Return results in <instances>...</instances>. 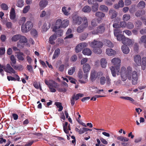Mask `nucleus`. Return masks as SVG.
Listing matches in <instances>:
<instances>
[{
    "instance_id": "1",
    "label": "nucleus",
    "mask_w": 146,
    "mask_h": 146,
    "mask_svg": "<svg viewBox=\"0 0 146 146\" xmlns=\"http://www.w3.org/2000/svg\"><path fill=\"white\" fill-rule=\"evenodd\" d=\"M111 62L114 65L110 67L111 74L113 77L116 76V72L117 74H118L120 72V68L121 65V60L119 58H115L111 60Z\"/></svg>"
},
{
    "instance_id": "2",
    "label": "nucleus",
    "mask_w": 146,
    "mask_h": 146,
    "mask_svg": "<svg viewBox=\"0 0 146 146\" xmlns=\"http://www.w3.org/2000/svg\"><path fill=\"white\" fill-rule=\"evenodd\" d=\"M90 66L88 63H86L83 65L82 68L85 74L83 75V78L84 80H79V82L81 84H85L87 81L88 74L90 69Z\"/></svg>"
},
{
    "instance_id": "3",
    "label": "nucleus",
    "mask_w": 146,
    "mask_h": 146,
    "mask_svg": "<svg viewBox=\"0 0 146 146\" xmlns=\"http://www.w3.org/2000/svg\"><path fill=\"white\" fill-rule=\"evenodd\" d=\"M45 84L47 85L50 90V92H54L56 90L55 88H57L59 87V85L54 81L50 80L48 81L46 80H45Z\"/></svg>"
},
{
    "instance_id": "4",
    "label": "nucleus",
    "mask_w": 146,
    "mask_h": 146,
    "mask_svg": "<svg viewBox=\"0 0 146 146\" xmlns=\"http://www.w3.org/2000/svg\"><path fill=\"white\" fill-rule=\"evenodd\" d=\"M33 27V24L30 21H27L25 25H22L21 30L23 33H26L30 31Z\"/></svg>"
},
{
    "instance_id": "5",
    "label": "nucleus",
    "mask_w": 146,
    "mask_h": 146,
    "mask_svg": "<svg viewBox=\"0 0 146 146\" xmlns=\"http://www.w3.org/2000/svg\"><path fill=\"white\" fill-rule=\"evenodd\" d=\"M126 68L124 67H121V77L122 81H125L127 79V78H128L129 80L131 79V76H128L125 72Z\"/></svg>"
},
{
    "instance_id": "6",
    "label": "nucleus",
    "mask_w": 146,
    "mask_h": 146,
    "mask_svg": "<svg viewBox=\"0 0 146 146\" xmlns=\"http://www.w3.org/2000/svg\"><path fill=\"white\" fill-rule=\"evenodd\" d=\"M88 26V23L87 18L85 17L84 19L82 24L78 27L77 29V31L79 33L83 32L84 30Z\"/></svg>"
},
{
    "instance_id": "7",
    "label": "nucleus",
    "mask_w": 146,
    "mask_h": 146,
    "mask_svg": "<svg viewBox=\"0 0 146 146\" xmlns=\"http://www.w3.org/2000/svg\"><path fill=\"white\" fill-rule=\"evenodd\" d=\"M0 68H3L6 72L10 74L11 73L15 74L16 72L15 70L11 67L9 64H7L6 67L4 66L1 65Z\"/></svg>"
},
{
    "instance_id": "8",
    "label": "nucleus",
    "mask_w": 146,
    "mask_h": 146,
    "mask_svg": "<svg viewBox=\"0 0 146 146\" xmlns=\"http://www.w3.org/2000/svg\"><path fill=\"white\" fill-rule=\"evenodd\" d=\"M105 24L104 23H102L99 25L97 27V30L96 32L93 31L92 33L94 34H96L98 33H103L105 30Z\"/></svg>"
},
{
    "instance_id": "9",
    "label": "nucleus",
    "mask_w": 146,
    "mask_h": 146,
    "mask_svg": "<svg viewBox=\"0 0 146 146\" xmlns=\"http://www.w3.org/2000/svg\"><path fill=\"white\" fill-rule=\"evenodd\" d=\"M90 46L94 48H100L102 47L103 43L100 41L94 40L91 43Z\"/></svg>"
},
{
    "instance_id": "10",
    "label": "nucleus",
    "mask_w": 146,
    "mask_h": 146,
    "mask_svg": "<svg viewBox=\"0 0 146 146\" xmlns=\"http://www.w3.org/2000/svg\"><path fill=\"white\" fill-rule=\"evenodd\" d=\"M84 18L82 19V17L78 16L77 15H75L72 18V21L74 23L78 25H80L82 21H84Z\"/></svg>"
},
{
    "instance_id": "11",
    "label": "nucleus",
    "mask_w": 146,
    "mask_h": 146,
    "mask_svg": "<svg viewBox=\"0 0 146 146\" xmlns=\"http://www.w3.org/2000/svg\"><path fill=\"white\" fill-rule=\"evenodd\" d=\"M87 44L86 43H82L79 44L76 47L75 51L78 53L80 52L84 47H86Z\"/></svg>"
},
{
    "instance_id": "12",
    "label": "nucleus",
    "mask_w": 146,
    "mask_h": 146,
    "mask_svg": "<svg viewBox=\"0 0 146 146\" xmlns=\"http://www.w3.org/2000/svg\"><path fill=\"white\" fill-rule=\"evenodd\" d=\"M132 83L133 84L135 85L137 84L138 80V75L137 72L133 71L132 73Z\"/></svg>"
},
{
    "instance_id": "13",
    "label": "nucleus",
    "mask_w": 146,
    "mask_h": 146,
    "mask_svg": "<svg viewBox=\"0 0 146 146\" xmlns=\"http://www.w3.org/2000/svg\"><path fill=\"white\" fill-rule=\"evenodd\" d=\"M62 24V21L61 19H58L57 20L55 23V25L54 27L53 31H56L58 29L61 27Z\"/></svg>"
},
{
    "instance_id": "14",
    "label": "nucleus",
    "mask_w": 146,
    "mask_h": 146,
    "mask_svg": "<svg viewBox=\"0 0 146 146\" xmlns=\"http://www.w3.org/2000/svg\"><path fill=\"white\" fill-rule=\"evenodd\" d=\"M134 60L137 65L140 66L141 65V58L139 55H137L135 56L134 57Z\"/></svg>"
},
{
    "instance_id": "15",
    "label": "nucleus",
    "mask_w": 146,
    "mask_h": 146,
    "mask_svg": "<svg viewBox=\"0 0 146 146\" xmlns=\"http://www.w3.org/2000/svg\"><path fill=\"white\" fill-rule=\"evenodd\" d=\"M122 43L124 45H130L132 44V42L131 39L125 37L122 40Z\"/></svg>"
},
{
    "instance_id": "16",
    "label": "nucleus",
    "mask_w": 146,
    "mask_h": 146,
    "mask_svg": "<svg viewBox=\"0 0 146 146\" xmlns=\"http://www.w3.org/2000/svg\"><path fill=\"white\" fill-rule=\"evenodd\" d=\"M124 3L123 0H120L118 4H116L114 5V8L115 9H117L120 8H122L124 7Z\"/></svg>"
},
{
    "instance_id": "17",
    "label": "nucleus",
    "mask_w": 146,
    "mask_h": 146,
    "mask_svg": "<svg viewBox=\"0 0 146 146\" xmlns=\"http://www.w3.org/2000/svg\"><path fill=\"white\" fill-rule=\"evenodd\" d=\"M121 48L123 53L125 54H128L130 51L129 47L126 45L122 46Z\"/></svg>"
},
{
    "instance_id": "18",
    "label": "nucleus",
    "mask_w": 146,
    "mask_h": 146,
    "mask_svg": "<svg viewBox=\"0 0 146 146\" xmlns=\"http://www.w3.org/2000/svg\"><path fill=\"white\" fill-rule=\"evenodd\" d=\"M98 74L95 71L91 72L90 74L91 80L93 82L95 80L97 77Z\"/></svg>"
},
{
    "instance_id": "19",
    "label": "nucleus",
    "mask_w": 146,
    "mask_h": 146,
    "mask_svg": "<svg viewBox=\"0 0 146 146\" xmlns=\"http://www.w3.org/2000/svg\"><path fill=\"white\" fill-rule=\"evenodd\" d=\"M72 30L70 29H69L66 31V36L64 38V39L71 38L73 37V35L71 34Z\"/></svg>"
},
{
    "instance_id": "20",
    "label": "nucleus",
    "mask_w": 146,
    "mask_h": 146,
    "mask_svg": "<svg viewBox=\"0 0 146 146\" xmlns=\"http://www.w3.org/2000/svg\"><path fill=\"white\" fill-rule=\"evenodd\" d=\"M106 54L109 56H112L116 54V52L111 48H108L106 49Z\"/></svg>"
},
{
    "instance_id": "21",
    "label": "nucleus",
    "mask_w": 146,
    "mask_h": 146,
    "mask_svg": "<svg viewBox=\"0 0 146 146\" xmlns=\"http://www.w3.org/2000/svg\"><path fill=\"white\" fill-rule=\"evenodd\" d=\"M109 14L110 16L111 19L115 18L117 15V13L114 10H110L109 12Z\"/></svg>"
},
{
    "instance_id": "22",
    "label": "nucleus",
    "mask_w": 146,
    "mask_h": 146,
    "mask_svg": "<svg viewBox=\"0 0 146 146\" xmlns=\"http://www.w3.org/2000/svg\"><path fill=\"white\" fill-rule=\"evenodd\" d=\"M145 12L144 10H139L135 13V15L137 17H140L144 15Z\"/></svg>"
},
{
    "instance_id": "23",
    "label": "nucleus",
    "mask_w": 146,
    "mask_h": 146,
    "mask_svg": "<svg viewBox=\"0 0 146 146\" xmlns=\"http://www.w3.org/2000/svg\"><path fill=\"white\" fill-rule=\"evenodd\" d=\"M92 52L89 48H86L82 50V53L84 55L89 56L91 55Z\"/></svg>"
},
{
    "instance_id": "24",
    "label": "nucleus",
    "mask_w": 146,
    "mask_h": 146,
    "mask_svg": "<svg viewBox=\"0 0 146 146\" xmlns=\"http://www.w3.org/2000/svg\"><path fill=\"white\" fill-rule=\"evenodd\" d=\"M56 38V35L54 34L51 36L49 38V41L50 44H55V42L54 40H55Z\"/></svg>"
},
{
    "instance_id": "25",
    "label": "nucleus",
    "mask_w": 146,
    "mask_h": 146,
    "mask_svg": "<svg viewBox=\"0 0 146 146\" xmlns=\"http://www.w3.org/2000/svg\"><path fill=\"white\" fill-rule=\"evenodd\" d=\"M50 24L48 22L44 23L42 27V29L44 31H46L50 27Z\"/></svg>"
},
{
    "instance_id": "26",
    "label": "nucleus",
    "mask_w": 146,
    "mask_h": 146,
    "mask_svg": "<svg viewBox=\"0 0 146 146\" xmlns=\"http://www.w3.org/2000/svg\"><path fill=\"white\" fill-rule=\"evenodd\" d=\"M141 68L143 70H144L146 66V57H143L141 59Z\"/></svg>"
},
{
    "instance_id": "27",
    "label": "nucleus",
    "mask_w": 146,
    "mask_h": 146,
    "mask_svg": "<svg viewBox=\"0 0 146 146\" xmlns=\"http://www.w3.org/2000/svg\"><path fill=\"white\" fill-rule=\"evenodd\" d=\"M48 4V2L46 0L41 1L39 3L40 7L42 8H44Z\"/></svg>"
},
{
    "instance_id": "28",
    "label": "nucleus",
    "mask_w": 146,
    "mask_h": 146,
    "mask_svg": "<svg viewBox=\"0 0 146 146\" xmlns=\"http://www.w3.org/2000/svg\"><path fill=\"white\" fill-rule=\"evenodd\" d=\"M60 49L59 48H57L54 51V53L52 57V59H54L57 58L60 53Z\"/></svg>"
},
{
    "instance_id": "29",
    "label": "nucleus",
    "mask_w": 146,
    "mask_h": 146,
    "mask_svg": "<svg viewBox=\"0 0 146 146\" xmlns=\"http://www.w3.org/2000/svg\"><path fill=\"white\" fill-rule=\"evenodd\" d=\"M10 60L11 61L10 64L11 66L13 67L15 65L16 63V60L13 55H11L10 57Z\"/></svg>"
},
{
    "instance_id": "30",
    "label": "nucleus",
    "mask_w": 146,
    "mask_h": 146,
    "mask_svg": "<svg viewBox=\"0 0 146 146\" xmlns=\"http://www.w3.org/2000/svg\"><path fill=\"white\" fill-rule=\"evenodd\" d=\"M24 55L23 52H20L17 55V57L18 60H19L23 61L24 60V58L23 56Z\"/></svg>"
},
{
    "instance_id": "31",
    "label": "nucleus",
    "mask_w": 146,
    "mask_h": 146,
    "mask_svg": "<svg viewBox=\"0 0 146 146\" xmlns=\"http://www.w3.org/2000/svg\"><path fill=\"white\" fill-rule=\"evenodd\" d=\"M19 41L18 42H22V43H26L27 41V38L24 36H20V38H19Z\"/></svg>"
},
{
    "instance_id": "32",
    "label": "nucleus",
    "mask_w": 146,
    "mask_h": 146,
    "mask_svg": "<svg viewBox=\"0 0 146 146\" xmlns=\"http://www.w3.org/2000/svg\"><path fill=\"white\" fill-rule=\"evenodd\" d=\"M107 64L106 59L103 58L101 59L100 61V64L102 68H105Z\"/></svg>"
},
{
    "instance_id": "33",
    "label": "nucleus",
    "mask_w": 146,
    "mask_h": 146,
    "mask_svg": "<svg viewBox=\"0 0 146 146\" xmlns=\"http://www.w3.org/2000/svg\"><path fill=\"white\" fill-rule=\"evenodd\" d=\"M69 21L68 20H64L62 21V27H61L66 28L68 25Z\"/></svg>"
},
{
    "instance_id": "34",
    "label": "nucleus",
    "mask_w": 146,
    "mask_h": 146,
    "mask_svg": "<svg viewBox=\"0 0 146 146\" xmlns=\"http://www.w3.org/2000/svg\"><path fill=\"white\" fill-rule=\"evenodd\" d=\"M145 3L143 1H141L137 4V7L140 9H143L145 6Z\"/></svg>"
},
{
    "instance_id": "35",
    "label": "nucleus",
    "mask_w": 146,
    "mask_h": 146,
    "mask_svg": "<svg viewBox=\"0 0 146 146\" xmlns=\"http://www.w3.org/2000/svg\"><path fill=\"white\" fill-rule=\"evenodd\" d=\"M16 15L15 10H11L10 17L11 19H14L15 18Z\"/></svg>"
},
{
    "instance_id": "36",
    "label": "nucleus",
    "mask_w": 146,
    "mask_h": 146,
    "mask_svg": "<svg viewBox=\"0 0 146 146\" xmlns=\"http://www.w3.org/2000/svg\"><path fill=\"white\" fill-rule=\"evenodd\" d=\"M55 105L56 107L59 108L58 110V111H61L63 108V106H62V104L59 102H56L55 103Z\"/></svg>"
},
{
    "instance_id": "37",
    "label": "nucleus",
    "mask_w": 146,
    "mask_h": 146,
    "mask_svg": "<svg viewBox=\"0 0 146 146\" xmlns=\"http://www.w3.org/2000/svg\"><path fill=\"white\" fill-rule=\"evenodd\" d=\"M105 45L110 47H113L114 46L113 44V43L109 40H106L105 41Z\"/></svg>"
},
{
    "instance_id": "38",
    "label": "nucleus",
    "mask_w": 146,
    "mask_h": 146,
    "mask_svg": "<svg viewBox=\"0 0 146 146\" xmlns=\"http://www.w3.org/2000/svg\"><path fill=\"white\" fill-rule=\"evenodd\" d=\"M95 15L98 18H101L104 17L105 16V14L101 12H97L95 14Z\"/></svg>"
},
{
    "instance_id": "39",
    "label": "nucleus",
    "mask_w": 146,
    "mask_h": 146,
    "mask_svg": "<svg viewBox=\"0 0 146 146\" xmlns=\"http://www.w3.org/2000/svg\"><path fill=\"white\" fill-rule=\"evenodd\" d=\"M106 81V78L104 76H102L100 79V82L102 85H103L105 84Z\"/></svg>"
},
{
    "instance_id": "40",
    "label": "nucleus",
    "mask_w": 146,
    "mask_h": 146,
    "mask_svg": "<svg viewBox=\"0 0 146 146\" xmlns=\"http://www.w3.org/2000/svg\"><path fill=\"white\" fill-rule=\"evenodd\" d=\"M120 98L121 99L128 100L132 102L134 101V100L132 98L128 96H120Z\"/></svg>"
},
{
    "instance_id": "41",
    "label": "nucleus",
    "mask_w": 146,
    "mask_h": 146,
    "mask_svg": "<svg viewBox=\"0 0 146 146\" xmlns=\"http://www.w3.org/2000/svg\"><path fill=\"white\" fill-rule=\"evenodd\" d=\"M88 35V34L87 33L83 34L80 36V39L82 41L86 39Z\"/></svg>"
},
{
    "instance_id": "42",
    "label": "nucleus",
    "mask_w": 146,
    "mask_h": 146,
    "mask_svg": "<svg viewBox=\"0 0 146 146\" xmlns=\"http://www.w3.org/2000/svg\"><path fill=\"white\" fill-rule=\"evenodd\" d=\"M17 5L18 7H21L24 5V0H18Z\"/></svg>"
},
{
    "instance_id": "43",
    "label": "nucleus",
    "mask_w": 146,
    "mask_h": 146,
    "mask_svg": "<svg viewBox=\"0 0 146 146\" xmlns=\"http://www.w3.org/2000/svg\"><path fill=\"white\" fill-rule=\"evenodd\" d=\"M68 125V123L67 122H65V124H63V128L64 132L66 133H68L69 131L68 129H67V127Z\"/></svg>"
},
{
    "instance_id": "44",
    "label": "nucleus",
    "mask_w": 146,
    "mask_h": 146,
    "mask_svg": "<svg viewBox=\"0 0 146 146\" xmlns=\"http://www.w3.org/2000/svg\"><path fill=\"white\" fill-rule=\"evenodd\" d=\"M75 70V68L74 67H71L68 70V73L69 75H72L74 72Z\"/></svg>"
},
{
    "instance_id": "45",
    "label": "nucleus",
    "mask_w": 146,
    "mask_h": 146,
    "mask_svg": "<svg viewBox=\"0 0 146 146\" xmlns=\"http://www.w3.org/2000/svg\"><path fill=\"white\" fill-rule=\"evenodd\" d=\"M54 31L56 32V34L58 36H61L63 35V30L61 29H60L57 31H56H56Z\"/></svg>"
},
{
    "instance_id": "46",
    "label": "nucleus",
    "mask_w": 146,
    "mask_h": 146,
    "mask_svg": "<svg viewBox=\"0 0 146 146\" xmlns=\"http://www.w3.org/2000/svg\"><path fill=\"white\" fill-rule=\"evenodd\" d=\"M130 19V16L129 14H125L123 17V19L124 21H127Z\"/></svg>"
},
{
    "instance_id": "47",
    "label": "nucleus",
    "mask_w": 146,
    "mask_h": 146,
    "mask_svg": "<svg viewBox=\"0 0 146 146\" xmlns=\"http://www.w3.org/2000/svg\"><path fill=\"white\" fill-rule=\"evenodd\" d=\"M93 51L95 53L98 54H100L102 52V50L100 48H94Z\"/></svg>"
},
{
    "instance_id": "48",
    "label": "nucleus",
    "mask_w": 146,
    "mask_h": 146,
    "mask_svg": "<svg viewBox=\"0 0 146 146\" xmlns=\"http://www.w3.org/2000/svg\"><path fill=\"white\" fill-rule=\"evenodd\" d=\"M20 35H14L12 38V40L13 41H16L19 39Z\"/></svg>"
},
{
    "instance_id": "49",
    "label": "nucleus",
    "mask_w": 146,
    "mask_h": 146,
    "mask_svg": "<svg viewBox=\"0 0 146 146\" xmlns=\"http://www.w3.org/2000/svg\"><path fill=\"white\" fill-rule=\"evenodd\" d=\"M78 76L80 79H82V80H84L83 78V72L81 70H79L78 74Z\"/></svg>"
},
{
    "instance_id": "50",
    "label": "nucleus",
    "mask_w": 146,
    "mask_h": 146,
    "mask_svg": "<svg viewBox=\"0 0 146 146\" xmlns=\"http://www.w3.org/2000/svg\"><path fill=\"white\" fill-rule=\"evenodd\" d=\"M132 69L130 66H128L127 68V70H125L126 73L128 76H131Z\"/></svg>"
},
{
    "instance_id": "51",
    "label": "nucleus",
    "mask_w": 146,
    "mask_h": 146,
    "mask_svg": "<svg viewBox=\"0 0 146 146\" xmlns=\"http://www.w3.org/2000/svg\"><path fill=\"white\" fill-rule=\"evenodd\" d=\"M127 27L129 29H132L134 27L133 23L131 22H128L126 25Z\"/></svg>"
},
{
    "instance_id": "52",
    "label": "nucleus",
    "mask_w": 146,
    "mask_h": 146,
    "mask_svg": "<svg viewBox=\"0 0 146 146\" xmlns=\"http://www.w3.org/2000/svg\"><path fill=\"white\" fill-rule=\"evenodd\" d=\"M116 37H117V40H118L119 41H121L122 42V40H123V38L125 37L124 35L122 34Z\"/></svg>"
},
{
    "instance_id": "53",
    "label": "nucleus",
    "mask_w": 146,
    "mask_h": 146,
    "mask_svg": "<svg viewBox=\"0 0 146 146\" xmlns=\"http://www.w3.org/2000/svg\"><path fill=\"white\" fill-rule=\"evenodd\" d=\"M84 96V94L81 93H78L76 94V95H74V99L76 100H78L79 98L80 97H82Z\"/></svg>"
},
{
    "instance_id": "54",
    "label": "nucleus",
    "mask_w": 146,
    "mask_h": 146,
    "mask_svg": "<svg viewBox=\"0 0 146 146\" xmlns=\"http://www.w3.org/2000/svg\"><path fill=\"white\" fill-rule=\"evenodd\" d=\"M140 41L139 42V43H141V42L142 43H145V42H146V35H144L142 36L140 39Z\"/></svg>"
},
{
    "instance_id": "55",
    "label": "nucleus",
    "mask_w": 146,
    "mask_h": 146,
    "mask_svg": "<svg viewBox=\"0 0 146 146\" xmlns=\"http://www.w3.org/2000/svg\"><path fill=\"white\" fill-rule=\"evenodd\" d=\"M106 84L108 86H110L111 84V80L108 76H106Z\"/></svg>"
},
{
    "instance_id": "56",
    "label": "nucleus",
    "mask_w": 146,
    "mask_h": 146,
    "mask_svg": "<svg viewBox=\"0 0 146 146\" xmlns=\"http://www.w3.org/2000/svg\"><path fill=\"white\" fill-rule=\"evenodd\" d=\"M31 34L33 36H35L37 35V32L35 29H33L31 31Z\"/></svg>"
},
{
    "instance_id": "57",
    "label": "nucleus",
    "mask_w": 146,
    "mask_h": 146,
    "mask_svg": "<svg viewBox=\"0 0 146 146\" xmlns=\"http://www.w3.org/2000/svg\"><path fill=\"white\" fill-rule=\"evenodd\" d=\"M24 43H22V42H18L17 43V46L20 48H23L25 44Z\"/></svg>"
},
{
    "instance_id": "58",
    "label": "nucleus",
    "mask_w": 146,
    "mask_h": 146,
    "mask_svg": "<svg viewBox=\"0 0 146 146\" xmlns=\"http://www.w3.org/2000/svg\"><path fill=\"white\" fill-rule=\"evenodd\" d=\"M13 67L16 70H22L23 69V66L21 65H19L18 66H15V65Z\"/></svg>"
},
{
    "instance_id": "59",
    "label": "nucleus",
    "mask_w": 146,
    "mask_h": 146,
    "mask_svg": "<svg viewBox=\"0 0 146 146\" xmlns=\"http://www.w3.org/2000/svg\"><path fill=\"white\" fill-rule=\"evenodd\" d=\"M105 96H101V95H96L94 97H92L90 99L91 100H93V99H94L93 100V101H95L96 100V98H99L100 97H105Z\"/></svg>"
},
{
    "instance_id": "60",
    "label": "nucleus",
    "mask_w": 146,
    "mask_h": 146,
    "mask_svg": "<svg viewBox=\"0 0 146 146\" xmlns=\"http://www.w3.org/2000/svg\"><path fill=\"white\" fill-rule=\"evenodd\" d=\"M120 33V31L119 30L116 29L114 30V34L116 36L120 35L119 33Z\"/></svg>"
},
{
    "instance_id": "61",
    "label": "nucleus",
    "mask_w": 146,
    "mask_h": 146,
    "mask_svg": "<svg viewBox=\"0 0 146 146\" xmlns=\"http://www.w3.org/2000/svg\"><path fill=\"white\" fill-rule=\"evenodd\" d=\"M57 90H58V91L59 92H65L67 91L66 89L64 88H57Z\"/></svg>"
},
{
    "instance_id": "62",
    "label": "nucleus",
    "mask_w": 146,
    "mask_h": 146,
    "mask_svg": "<svg viewBox=\"0 0 146 146\" xmlns=\"http://www.w3.org/2000/svg\"><path fill=\"white\" fill-rule=\"evenodd\" d=\"M1 7L2 9H8V7L6 4L2 3L1 5Z\"/></svg>"
},
{
    "instance_id": "63",
    "label": "nucleus",
    "mask_w": 146,
    "mask_h": 146,
    "mask_svg": "<svg viewBox=\"0 0 146 146\" xmlns=\"http://www.w3.org/2000/svg\"><path fill=\"white\" fill-rule=\"evenodd\" d=\"M88 60V59L84 58H82L81 61V64L84 65L86 63Z\"/></svg>"
},
{
    "instance_id": "64",
    "label": "nucleus",
    "mask_w": 146,
    "mask_h": 146,
    "mask_svg": "<svg viewBox=\"0 0 146 146\" xmlns=\"http://www.w3.org/2000/svg\"><path fill=\"white\" fill-rule=\"evenodd\" d=\"M34 142V141L32 140L31 141H29L28 142H27L24 146H31Z\"/></svg>"
}]
</instances>
